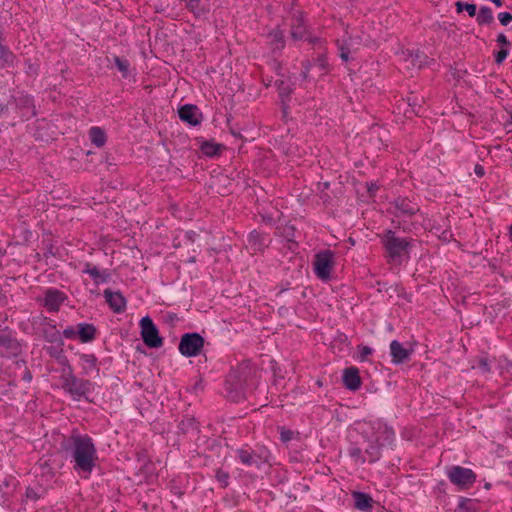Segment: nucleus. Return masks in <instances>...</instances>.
<instances>
[{
  "mask_svg": "<svg viewBox=\"0 0 512 512\" xmlns=\"http://www.w3.org/2000/svg\"><path fill=\"white\" fill-rule=\"evenodd\" d=\"M74 462L73 469L88 477L96 467L98 460L97 449L93 439L88 434L73 432L62 446Z\"/></svg>",
  "mask_w": 512,
  "mask_h": 512,
  "instance_id": "nucleus-1",
  "label": "nucleus"
},
{
  "mask_svg": "<svg viewBox=\"0 0 512 512\" xmlns=\"http://www.w3.org/2000/svg\"><path fill=\"white\" fill-rule=\"evenodd\" d=\"M252 376V368L249 361H243L232 368L226 377L225 391L227 398L238 403L246 397L247 383Z\"/></svg>",
  "mask_w": 512,
  "mask_h": 512,
  "instance_id": "nucleus-2",
  "label": "nucleus"
},
{
  "mask_svg": "<svg viewBox=\"0 0 512 512\" xmlns=\"http://www.w3.org/2000/svg\"><path fill=\"white\" fill-rule=\"evenodd\" d=\"M380 237L386 252L387 262L401 264L403 256L409 254L411 241L408 238L396 236V233L391 229L384 230Z\"/></svg>",
  "mask_w": 512,
  "mask_h": 512,
  "instance_id": "nucleus-3",
  "label": "nucleus"
},
{
  "mask_svg": "<svg viewBox=\"0 0 512 512\" xmlns=\"http://www.w3.org/2000/svg\"><path fill=\"white\" fill-rule=\"evenodd\" d=\"M61 381L63 390L77 401L82 398L88 400V394L94 389V384L90 380L77 377L72 367L67 372L66 369L62 370Z\"/></svg>",
  "mask_w": 512,
  "mask_h": 512,
  "instance_id": "nucleus-4",
  "label": "nucleus"
},
{
  "mask_svg": "<svg viewBox=\"0 0 512 512\" xmlns=\"http://www.w3.org/2000/svg\"><path fill=\"white\" fill-rule=\"evenodd\" d=\"M335 254L326 249L315 254L313 261V270L317 278L322 281H328L331 278V272L335 265Z\"/></svg>",
  "mask_w": 512,
  "mask_h": 512,
  "instance_id": "nucleus-5",
  "label": "nucleus"
},
{
  "mask_svg": "<svg viewBox=\"0 0 512 512\" xmlns=\"http://www.w3.org/2000/svg\"><path fill=\"white\" fill-rule=\"evenodd\" d=\"M204 343L199 333H185L180 339L178 350L185 357H195L201 353Z\"/></svg>",
  "mask_w": 512,
  "mask_h": 512,
  "instance_id": "nucleus-6",
  "label": "nucleus"
},
{
  "mask_svg": "<svg viewBox=\"0 0 512 512\" xmlns=\"http://www.w3.org/2000/svg\"><path fill=\"white\" fill-rule=\"evenodd\" d=\"M447 477L450 482L460 489L470 488L476 481V474L469 468L462 466H452L447 471Z\"/></svg>",
  "mask_w": 512,
  "mask_h": 512,
  "instance_id": "nucleus-7",
  "label": "nucleus"
},
{
  "mask_svg": "<svg viewBox=\"0 0 512 512\" xmlns=\"http://www.w3.org/2000/svg\"><path fill=\"white\" fill-rule=\"evenodd\" d=\"M141 338L144 344L149 348H159L163 345V338L159 336V331L149 316L140 320Z\"/></svg>",
  "mask_w": 512,
  "mask_h": 512,
  "instance_id": "nucleus-8",
  "label": "nucleus"
},
{
  "mask_svg": "<svg viewBox=\"0 0 512 512\" xmlns=\"http://www.w3.org/2000/svg\"><path fill=\"white\" fill-rule=\"evenodd\" d=\"M370 433L369 437L384 447L391 445L395 440L394 430L381 421H375L370 425Z\"/></svg>",
  "mask_w": 512,
  "mask_h": 512,
  "instance_id": "nucleus-9",
  "label": "nucleus"
},
{
  "mask_svg": "<svg viewBox=\"0 0 512 512\" xmlns=\"http://www.w3.org/2000/svg\"><path fill=\"white\" fill-rule=\"evenodd\" d=\"M392 214L395 217H412L419 212V206L408 198L398 197L392 203Z\"/></svg>",
  "mask_w": 512,
  "mask_h": 512,
  "instance_id": "nucleus-10",
  "label": "nucleus"
},
{
  "mask_svg": "<svg viewBox=\"0 0 512 512\" xmlns=\"http://www.w3.org/2000/svg\"><path fill=\"white\" fill-rule=\"evenodd\" d=\"M65 299L66 295L62 291L55 288H49L45 291L43 305L48 311L57 312Z\"/></svg>",
  "mask_w": 512,
  "mask_h": 512,
  "instance_id": "nucleus-11",
  "label": "nucleus"
},
{
  "mask_svg": "<svg viewBox=\"0 0 512 512\" xmlns=\"http://www.w3.org/2000/svg\"><path fill=\"white\" fill-rule=\"evenodd\" d=\"M0 347L9 355L16 356L20 352L19 342L13 336V332L7 327L0 329Z\"/></svg>",
  "mask_w": 512,
  "mask_h": 512,
  "instance_id": "nucleus-12",
  "label": "nucleus"
},
{
  "mask_svg": "<svg viewBox=\"0 0 512 512\" xmlns=\"http://www.w3.org/2000/svg\"><path fill=\"white\" fill-rule=\"evenodd\" d=\"M267 44L274 56L281 55L285 48V35L284 31L280 28H275L267 34Z\"/></svg>",
  "mask_w": 512,
  "mask_h": 512,
  "instance_id": "nucleus-13",
  "label": "nucleus"
},
{
  "mask_svg": "<svg viewBox=\"0 0 512 512\" xmlns=\"http://www.w3.org/2000/svg\"><path fill=\"white\" fill-rule=\"evenodd\" d=\"M178 115L182 121L187 122L192 126H197L201 122V114L199 113V109L196 105L186 104L182 106L178 110Z\"/></svg>",
  "mask_w": 512,
  "mask_h": 512,
  "instance_id": "nucleus-14",
  "label": "nucleus"
},
{
  "mask_svg": "<svg viewBox=\"0 0 512 512\" xmlns=\"http://www.w3.org/2000/svg\"><path fill=\"white\" fill-rule=\"evenodd\" d=\"M106 302L115 313H121L126 308V299L120 292L105 289L103 292Z\"/></svg>",
  "mask_w": 512,
  "mask_h": 512,
  "instance_id": "nucleus-15",
  "label": "nucleus"
},
{
  "mask_svg": "<svg viewBox=\"0 0 512 512\" xmlns=\"http://www.w3.org/2000/svg\"><path fill=\"white\" fill-rule=\"evenodd\" d=\"M247 242L253 253H256L263 251L264 248L268 247L271 240L266 234L253 230L248 235Z\"/></svg>",
  "mask_w": 512,
  "mask_h": 512,
  "instance_id": "nucleus-16",
  "label": "nucleus"
},
{
  "mask_svg": "<svg viewBox=\"0 0 512 512\" xmlns=\"http://www.w3.org/2000/svg\"><path fill=\"white\" fill-rule=\"evenodd\" d=\"M343 384L351 391H356L360 388L361 378L359 376V370L356 367H348L344 369Z\"/></svg>",
  "mask_w": 512,
  "mask_h": 512,
  "instance_id": "nucleus-17",
  "label": "nucleus"
},
{
  "mask_svg": "<svg viewBox=\"0 0 512 512\" xmlns=\"http://www.w3.org/2000/svg\"><path fill=\"white\" fill-rule=\"evenodd\" d=\"M307 33L306 24L301 14H294L291 19V38L295 41L304 39Z\"/></svg>",
  "mask_w": 512,
  "mask_h": 512,
  "instance_id": "nucleus-18",
  "label": "nucleus"
},
{
  "mask_svg": "<svg viewBox=\"0 0 512 512\" xmlns=\"http://www.w3.org/2000/svg\"><path fill=\"white\" fill-rule=\"evenodd\" d=\"M79 359L82 367V374L89 376L93 371L99 375L100 369L98 367V359L94 354H79Z\"/></svg>",
  "mask_w": 512,
  "mask_h": 512,
  "instance_id": "nucleus-19",
  "label": "nucleus"
},
{
  "mask_svg": "<svg viewBox=\"0 0 512 512\" xmlns=\"http://www.w3.org/2000/svg\"><path fill=\"white\" fill-rule=\"evenodd\" d=\"M390 354L394 364L404 363L410 356V352L397 340H393L390 343Z\"/></svg>",
  "mask_w": 512,
  "mask_h": 512,
  "instance_id": "nucleus-20",
  "label": "nucleus"
},
{
  "mask_svg": "<svg viewBox=\"0 0 512 512\" xmlns=\"http://www.w3.org/2000/svg\"><path fill=\"white\" fill-rule=\"evenodd\" d=\"M367 445L364 449L367 462L373 464L377 462L381 457V449L384 447L381 444L376 443L371 437H368Z\"/></svg>",
  "mask_w": 512,
  "mask_h": 512,
  "instance_id": "nucleus-21",
  "label": "nucleus"
},
{
  "mask_svg": "<svg viewBox=\"0 0 512 512\" xmlns=\"http://www.w3.org/2000/svg\"><path fill=\"white\" fill-rule=\"evenodd\" d=\"M236 454L240 462L245 466L254 465L258 468L261 466L259 460L256 457L255 451L248 448L247 446L237 449Z\"/></svg>",
  "mask_w": 512,
  "mask_h": 512,
  "instance_id": "nucleus-22",
  "label": "nucleus"
},
{
  "mask_svg": "<svg viewBox=\"0 0 512 512\" xmlns=\"http://www.w3.org/2000/svg\"><path fill=\"white\" fill-rule=\"evenodd\" d=\"M352 498L354 499V507L358 510L368 511L373 507V499L367 493L354 491L352 492Z\"/></svg>",
  "mask_w": 512,
  "mask_h": 512,
  "instance_id": "nucleus-23",
  "label": "nucleus"
},
{
  "mask_svg": "<svg viewBox=\"0 0 512 512\" xmlns=\"http://www.w3.org/2000/svg\"><path fill=\"white\" fill-rule=\"evenodd\" d=\"M96 327L90 323H79L77 325V337L82 343H88L96 337Z\"/></svg>",
  "mask_w": 512,
  "mask_h": 512,
  "instance_id": "nucleus-24",
  "label": "nucleus"
},
{
  "mask_svg": "<svg viewBox=\"0 0 512 512\" xmlns=\"http://www.w3.org/2000/svg\"><path fill=\"white\" fill-rule=\"evenodd\" d=\"M83 273L89 274L96 284L105 283L110 278V274L106 270L101 272L95 265L89 262L85 263Z\"/></svg>",
  "mask_w": 512,
  "mask_h": 512,
  "instance_id": "nucleus-25",
  "label": "nucleus"
},
{
  "mask_svg": "<svg viewBox=\"0 0 512 512\" xmlns=\"http://www.w3.org/2000/svg\"><path fill=\"white\" fill-rule=\"evenodd\" d=\"M185 7L192 12L196 17L205 15L209 9L207 5L201 0H182Z\"/></svg>",
  "mask_w": 512,
  "mask_h": 512,
  "instance_id": "nucleus-26",
  "label": "nucleus"
},
{
  "mask_svg": "<svg viewBox=\"0 0 512 512\" xmlns=\"http://www.w3.org/2000/svg\"><path fill=\"white\" fill-rule=\"evenodd\" d=\"M2 41L3 38L0 39V68L13 66L16 56L7 46L2 44Z\"/></svg>",
  "mask_w": 512,
  "mask_h": 512,
  "instance_id": "nucleus-27",
  "label": "nucleus"
},
{
  "mask_svg": "<svg viewBox=\"0 0 512 512\" xmlns=\"http://www.w3.org/2000/svg\"><path fill=\"white\" fill-rule=\"evenodd\" d=\"M43 338L50 343L61 342V334L54 325L47 324L42 329Z\"/></svg>",
  "mask_w": 512,
  "mask_h": 512,
  "instance_id": "nucleus-28",
  "label": "nucleus"
},
{
  "mask_svg": "<svg viewBox=\"0 0 512 512\" xmlns=\"http://www.w3.org/2000/svg\"><path fill=\"white\" fill-rule=\"evenodd\" d=\"M348 455L356 464H364L367 462L364 450L357 444H350L348 447Z\"/></svg>",
  "mask_w": 512,
  "mask_h": 512,
  "instance_id": "nucleus-29",
  "label": "nucleus"
},
{
  "mask_svg": "<svg viewBox=\"0 0 512 512\" xmlns=\"http://www.w3.org/2000/svg\"><path fill=\"white\" fill-rule=\"evenodd\" d=\"M89 137L92 142L97 147H102L106 143V134L104 130L100 127H92L89 130Z\"/></svg>",
  "mask_w": 512,
  "mask_h": 512,
  "instance_id": "nucleus-30",
  "label": "nucleus"
},
{
  "mask_svg": "<svg viewBox=\"0 0 512 512\" xmlns=\"http://www.w3.org/2000/svg\"><path fill=\"white\" fill-rule=\"evenodd\" d=\"M476 21L479 25H489L494 21L493 12L491 8L482 6L478 13H476Z\"/></svg>",
  "mask_w": 512,
  "mask_h": 512,
  "instance_id": "nucleus-31",
  "label": "nucleus"
},
{
  "mask_svg": "<svg viewBox=\"0 0 512 512\" xmlns=\"http://www.w3.org/2000/svg\"><path fill=\"white\" fill-rule=\"evenodd\" d=\"M221 148H222L221 144H217V143L212 142V141H205L201 145L202 153L204 155H206V156H209V157H213V156L219 155L221 153Z\"/></svg>",
  "mask_w": 512,
  "mask_h": 512,
  "instance_id": "nucleus-32",
  "label": "nucleus"
},
{
  "mask_svg": "<svg viewBox=\"0 0 512 512\" xmlns=\"http://www.w3.org/2000/svg\"><path fill=\"white\" fill-rule=\"evenodd\" d=\"M53 345L46 347L45 350L51 356L52 358H55L56 360L58 358H61L64 360V353H63V340L61 342H55L52 343Z\"/></svg>",
  "mask_w": 512,
  "mask_h": 512,
  "instance_id": "nucleus-33",
  "label": "nucleus"
},
{
  "mask_svg": "<svg viewBox=\"0 0 512 512\" xmlns=\"http://www.w3.org/2000/svg\"><path fill=\"white\" fill-rule=\"evenodd\" d=\"M455 6H456V10L458 13L462 12L463 10L467 11L468 15L470 17H474L476 16V13H477V7L475 4L473 3H467V2H462V1H457L455 3Z\"/></svg>",
  "mask_w": 512,
  "mask_h": 512,
  "instance_id": "nucleus-34",
  "label": "nucleus"
},
{
  "mask_svg": "<svg viewBox=\"0 0 512 512\" xmlns=\"http://www.w3.org/2000/svg\"><path fill=\"white\" fill-rule=\"evenodd\" d=\"M113 61L117 69L122 73V76L126 78L129 72L130 63L127 59L121 58L119 56H114Z\"/></svg>",
  "mask_w": 512,
  "mask_h": 512,
  "instance_id": "nucleus-35",
  "label": "nucleus"
},
{
  "mask_svg": "<svg viewBox=\"0 0 512 512\" xmlns=\"http://www.w3.org/2000/svg\"><path fill=\"white\" fill-rule=\"evenodd\" d=\"M276 85H277L279 96L282 99L288 98L291 95L292 89L288 83H286L283 80H280V81H276Z\"/></svg>",
  "mask_w": 512,
  "mask_h": 512,
  "instance_id": "nucleus-36",
  "label": "nucleus"
},
{
  "mask_svg": "<svg viewBox=\"0 0 512 512\" xmlns=\"http://www.w3.org/2000/svg\"><path fill=\"white\" fill-rule=\"evenodd\" d=\"M254 451H255L256 457L259 460L261 465L264 464V463L269 462L270 457H271V453H270V451L266 447H264V446L258 447Z\"/></svg>",
  "mask_w": 512,
  "mask_h": 512,
  "instance_id": "nucleus-37",
  "label": "nucleus"
},
{
  "mask_svg": "<svg viewBox=\"0 0 512 512\" xmlns=\"http://www.w3.org/2000/svg\"><path fill=\"white\" fill-rule=\"evenodd\" d=\"M476 504L473 500L468 498H461L458 504V508L467 512H474Z\"/></svg>",
  "mask_w": 512,
  "mask_h": 512,
  "instance_id": "nucleus-38",
  "label": "nucleus"
},
{
  "mask_svg": "<svg viewBox=\"0 0 512 512\" xmlns=\"http://www.w3.org/2000/svg\"><path fill=\"white\" fill-rule=\"evenodd\" d=\"M215 477H216L217 481L220 483L222 488H225L228 486V484H229V482H228L229 481V473L228 472H226L222 469H217Z\"/></svg>",
  "mask_w": 512,
  "mask_h": 512,
  "instance_id": "nucleus-39",
  "label": "nucleus"
},
{
  "mask_svg": "<svg viewBox=\"0 0 512 512\" xmlns=\"http://www.w3.org/2000/svg\"><path fill=\"white\" fill-rule=\"evenodd\" d=\"M280 439L283 443H287L294 437V432L285 427H279Z\"/></svg>",
  "mask_w": 512,
  "mask_h": 512,
  "instance_id": "nucleus-40",
  "label": "nucleus"
},
{
  "mask_svg": "<svg viewBox=\"0 0 512 512\" xmlns=\"http://www.w3.org/2000/svg\"><path fill=\"white\" fill-rule=\"evenodd\" d=\"M358 351H359V359L361 361H364L366 360V358L372 354L373 350L372 348L368 347V346H365V345H360L358 346Z\"/></svg>",
  "mask_w": 512,
  "mask_h": 512,
  "instance_id": "nucleus-41",
  "label": "nucleus"
},
{
  "mask_svg": "<svg viewBox=\"0 0 512 512\" xmlns=\"http://www.w3.org/2000/svg\"><path fill=\"white\" fill-rule=\"evenodd\" d=\"M316 63L322 71H324V72L328 71L329 65H328V60H327V57L325 54L318 55V57L316 59Z\"/></svg>",
  "mask_w": 512,
  "mask_h": 512,
  "instance_id": "nucleus-42",
  "label": "nucleus"
},
{
  "mask_svg": "<svg viewBox=\"0 0 512 512\" xmlns=\"http://www.w3.org/2000/svg\"><path fill=\"white\" fill-rule=\"evenodd\" d=\"M311 67H312V64L310 61L302 62L301 77L303 80H305V81L308 80Z\"/></svg>",
  "mask_w": 512,
  "mask_h": 512,
  "instance_id": "nucleus-43",
  "label": "nucleus"
},
{
  "mask_svg": "<svg viewBox=\"0 0 512 512\" xmlns=\"http://www.w3.org/2000/svg\"><path fill=\"white\" fill-rule=\"evenodd\" d=\"M498 19L503 26H507L512 22V14L509 12H501L498 14Z\"/></svg>",
  "mask_w": 512,
  "mask_h": 512,
  "instance_id": "nucleus-44",
  "label": "nucleus"
},
{
  "mask_svg": "<svg viewBox=\"0 0 512 512\" xmlns=\"http://www.w3.org/2000/svg\"><path fill=\"white\" fill-rule=\"evenodd\" d=\"M63 336L66 339H75L77 337V328L68 326L63 330Z\"/></svg>",
  "mask_w": 512,
  "mask_h": 512,
  "instance_id": "nucleus-45",
  "label": "nucleus"
},
{
  "mask_svg": "<svg viewBox=\"0 0 512 512\" xmlns=\"http://www.w3.org/2000/svg\"><path fill=\"white\" fill-rule=\"evenodd\" d=\"M339 50H340V58L347 62L349 60V55H350V49L344 45H341L339 47Z\"/></svg>",
  "mask_w": 512,
  "mask_h": 512,
  "instance_id": "nucleus-46",
  "label": "nucleus"
},
{
  "mask_svg": "<svg viewBox=\"0 0 512 512\" xmlns=\"http://www.w3.org/2000/svg\"><path fill=\"white\" fill-rule=\"evenodd\" d=\"M508 55V51L506 49H501L497 54H496V57H495V62L500 64L502 63L505 58L507 57Z\"/></svg>",
  "mask_w": 512,
  "mask_h": 512,
  "instance_id": "nucleus-47",
  "label": "nucleus"
},
{
  "mask_svg": "<svg viewBox=\"0 0 512 512\" xmlns=\"http://www.w3.org/2000/svg\"><path fill=\"white\" fill-rule=\"evenodd\" d=\"M497 42L501 45H510V42L509 40L507 39V37L503 34V33H500L498 36H497Z\"/></svg>",
  "mask_w": 512,
  "mask_h": 512,
  "instance_id": "nucleus-48",
  "label": "nucleus"
},
{
  "mask_svg": "<svg viewBox=\"0 0 512 512\" xmlns=\"http://www.w3.org/2000/svg\"><path fill=\"white\" fill-rule=\"evenodd\" d=\"M474 172L478 177H483L485 174L484 167L480 164H476L474 167Z\"/></svg>",
  "mask_w": 512,
  "mask_h": 512,
  "instance_id": "nucleus-49",
  "label": "nucleus"
},
{
  "mask_svg": "<svg viewBox=\"0 0 512 512\" xmlns=\"http://www.w3.org/2000/svg\"><path fill=\"white\" fill-rule=\"evenodd\" d=\"M57 361L59 364L64 366L63 369H66V372L69 371V367H72L65 355H64V360H62L61 358H58Z\"/></svg>",
  "mask_w": 512,
  "mask_h": 512,
  "instance_id": "nucleus-50",
  "label": "nucleus"
},
{
  "mask_svg": "<svg viewBox=\"0 0 512 512\" xmlns=\"http://www.w3.org/2000/svg\"><path fill=\"white\" fill-rule=\"evenodd\" d=\"M22 379H23L24 381H26V382H30V381H31V379H32V374H31V372H30L28 369H26V370H25V372H24V375H23Z\"/></svg>",
  "mask_w": 512,
  "mask_h": 512,
  "instance_id": "nucleus-51",
  "label": "nucleus"
},
{
  "mask_svg": "<svg viewBox=\"0 0 512 512\" xmlns=\"http://www.w3.org/2000/svg\"><path fill=\"white\" fill-rule=\"evenodd\" d=\"M8 111V106L7 104H4V103H0V115L6 113Z\"/></svg>",
  "mask_w": 512,
  "mask_h": 512,
  "instance_id": "nucleus-52",
  "label": "nucleus"
},
{
  "mask_svg": "<svg viewBox=\"0 0 512 512\" xmlns=\"http://www.w3.org/2000/svg\"><path fill=\"white\" fill-rule=\"evenodd\" d=\"M377 190H378V186H377L376 184H374V183H371V184L368 186V191H369L370 193H373V192H375V191H377Z\"/></svg>",
  "mask_w": 512,
  "mask_h": 512,
  "instance_id": "nucleus-53",
  "label": "nucleus"
},
{
  "mask_svg": "<svg viewBox=\"0 0 512 512\" xmlns=\"http://www.w3.org/2000/svg\"><path fill=\"white\" fill-rule=\"evenodd\" d=\"M27 497L37 499L36 493L32 489L27 490Z\"/></svg>",
  "mask_w": 512,
  "mask_h": 512,
  "instance_id": "nucleus-54",
  "label": "nucleus"
},
{
  "mask_svg": "<svg viewBox=\"0 0 512 512\" xmlns=\"http://www.w3.org/2000/svg\"><path fill=\"white\" fill-rule=\"evenodd\" d=\"M480 365H481V366H482L486 371H488V370H489V368H488V364H487V361L482 360V361L480 362Z\"/></svg>",
  "mask_w": 512,
  "mask_h": 512,
  "instance_id": "nucleus-55",
  "label": "nucleus"
},
{
  "mask_svg": "<svg viewBox=\"0 0 512 512\" xmlns=\"http://www.w3.org/2000/svg\"><path fill=\"white\" fill-rule=\"evenodd\" d=\"M492 2H493L496 6H498V7L502 6V4H503V1H502V0H492Z\"/></svg>",
  "mask_w": 512,
  "mask_h": 512,
  "instance_id": "nucleus-56",
  "label": "nucleus"
},
{
  "mask_svg": "<svg viewBox=\"0 0 512 512\" xmlns=\"http://www.w3.org/2000/svg\"><path fill=\"white\" fill-rule=\"evenodd\" d=\"M509 434L512 436V422L510 423L508 427Z\"/></svg>",
  "mask_w": 512,
  "mask_h": 512,
  "instance_id": "nucleus-57",
  "label": "nucleus"
},
{
  "mask_svg": "<svg viewBox=\"0 0 512 512\" xmlns=\"http://www.w3.org/2000/svg\"><path fill=\"white\" fill-rule=\"evenodd\" d=\"M232 134H233L234 136H237V137H240V136H241L240 134H237V132H234V131H232Z\"/></svg>",
  "mask_w": 512,
  "mask_h": 512,
  "instance_id": "nucleus-58",
  "label": "nucleus"
},
{
  "mask_svg": "<svg viewBox=\"0 0 512 512\" xmlns=\"http://www.w3.org/2000/svg\"><path fill=\"white\" fill-rule=\"evenodd\" d=\"M2 30L0 29V39H2Z\"/></svg>",
  "mask_w": 512,
  "mask_h": 512,
  "instance_id": "nucleus-59",
  "label": "nucleus"
},
{
  "mask_svg": "<svg viewBox=\"0 0 512 512\" xmlns=\"http://www.w3.org/2000/svg\"><path fill=\"white\" fill-rule=\"evenodd\" d=\"M511 118H512V114H511Z\"/></svg>",
  "mask_w": 512,
  "mask_h": 512,
  "instance_id": "nucleus-60",
  "label": "nucleus"
}]
</instances>
